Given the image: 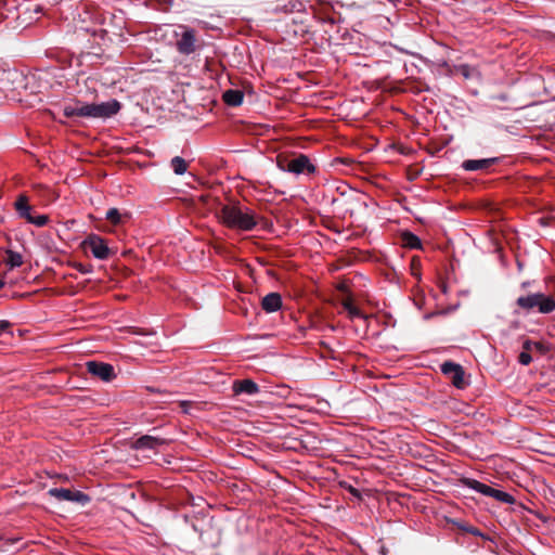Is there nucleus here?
<instances>
[{"label": "nucleus", "instance_id": "nucleus-1", "mask_svg": "<svg viewBox=\"0 0 555 555\" xmlns=\"http://www.w3.org/2000/svg\"><path fill=\"white\" fill-rule=\"evenodd\" d=\"M217 216L222 224L234 230L247 232L257 225L255 211L238 203L222 205Z\"/></svg>", "mask_w": 555, "mask_h": 555}, {"label": "nucleus", "instance_id": "nucleus-2", "mask_svg": "<svg viewBox=\"0 0 555 555\" xmlns=\"http://www.w3.org/2000/svg\"><path fill=\"white\" fill-rule=\"evenodd\" d=\"M121 108V104L117 100H111L102 103L85 104L77 102L75 104H65L63 114L65 117H89V118H111Z\"/></svg>", "mask_w": 555, "mask_h": 555}, {"label": "nucleus", "instance_id": "nucleus-3", "mask_svg": "<svg viewBox=\"0 0 555 555\" xmlns=\"http://www.w3.org/2000/svg\"><path fill=\"white\" fill-rule=\"evenodd\" d=\"M525 310L537 308L540 313L547 314L555 310V298L543 293H533L521 296L516 301Z\"/></svg>", "mask_w": 555, "mask_h": 555}, {"label": "nucleus", "instance_id": "nucleus-4", "mask_svg": "<svg viewBox=\"0 0 555 555\" xmlns=\"http://www.w3.org/2000/svg\"><path fill=\"white\" fill-rule=\"evenodd\" d=\"M278 167L294 175L312 173L315 171L314 165L311 164L307 155L300 154L299 156L288 159L278 158Z\"/></svg>", "mask_w": 555, "mask_h": 555}, {"label": "nucleus", "instance_id": "nucleus-5", "mask_svg": "<svg viewBox=\"0 0 555 555\" xmlns=\"http://www.w3.org/2000/svg\"><path fill=\"white\" fill-rule=\"evenodd\" d=\"M85 250H90L92 256L99 260L109 257L111 250L103 237L98 234H89L81 243Z\"/></svg>", "mask_w": 555, "mask_h": 555}, {"label": "nucleus", "instance_id": "nucleus-6", "mask_svg": "<svg viewBox=\"0 0 555 555\" xmlns=\"http://www.w3.org/2000/svg\"><path fill=\"white\" fill-rule=\"evenodd\" d=\"M441 372L450 377L456 388L463 389L466 387L467 383L464 378V370L460 364L447 361L441 364Z\"/></svg>", "mask_w": 555, "mask_h": 555}, {"label": "nucleus", "instance_id": "nucleus-7", "mask_svg": "<svg viewBox=\"0 0 555 555\" xmlns=\"http://www.w3.org/2000/svg\"><path fill=\"white\" fill-rule=\"evenodd\" d=\"M48 493L59 501L78 502L81 504H86L90 501V498L83 492L72 491L64 488H51Z\"/></svg>", "mask_w": 555, "mask_h": 555}, {"label": "nucleus", "instance_id": "nucleus-8", "mask_svg": "<svg viewBox=\"0 0 555 555\" xmlns=\"http://www.w3.org/2000/svg\"><path fill=\"white\" fill-rule=\"evenodd\" d=\"M87 371L104 382H109L115 377L114 367L108 363L89 361L87 362Z\"/></svg>", "mask_w": 555, "mask_h": 555}, {"label": "nucleus", "instance_id": "nucleus-9", "mask_svg": "<svg viewBox=\"0 0 555 555\" xmlns=\"http://www.w3.org/2000/svg\"><path fill=\"white\" fill-rule=\"evenodd\" d=\"M176 46H177V50L181 54L189 55V54L193 53L196 49L195 31L191 28H184V30L181 34L180 39H178Z\"/></svg>", "mask_w": 555, "mask_h": 555}, {"label": "nucleus", "instance_id": "nucleus-10", "mask_svg": "<svg viewBox=\"0 0 555 555\" xmlns=\"http://www.w3.org/2000/svg\"><path fill=\"white\" fill-rule=\"evenodd\" d=\"M167 443H168V440H166L164 438L145 435V436L138 438L133 442V448L135 450H147V449L156 450L158 447L167 444Z\"/></svg>", "mask_w": 555, "mask_h": 555}, {"label": "nucleus", "instance_id": "nucleus-11", "mask_svg": "<svg viewBox=\"0 0 555 555\" xmlns=\"http://www.w3.org/2000/svg\"><path fill=\"white\" fill-rule=\"evenodd\" d=\"M496 163V158L467 159L462 164V168L466 171H483Z\"/></svg>", "mask_w": 555, "mask_h": 555}, {"label": "nucleus", "instance_id": "nucleus-12", "mask_svg": "<svg viewBox=\"0 0 555 555\" xmlns=\"http://www.w3.org/2000/svg\"><path fill=\"white\" fill-rule=\"evenodd\" d=\"M282 307V297L279 293H270L261 300V308L267 313L276 312Z\"/></svg>", "mask_w": 555, "mask_h": 555}, {"label": "nucleus", "instance_id": "nucleus-13", "mask_svg": "<svg viewBox=\"0 0 555 555\" xmlns=\"http://www.w3.org/2000/svg\"><path fill=\"white\" fill-rule=\"evenodd\" d=\"M233 391L238 393H246L249 396L259 392V386L251 379L235 380L233 384Z\"/></svg>", "mask_w": 555, "mask_h": 555}, {"label": "nucleus", "instance_id": "nucleus-14", "mask_svg": "<svg viewBox=\"0 0 555 555\" xmlns=\"http://www.w3.org/2000/svg\"><path fill=\"white\" fill-rule=\"evenodd\" d=\"M222 99L229 106H238L243 102L244 93L237 89H229L223 92Z\"/></svg>", "mask_w": 555, "mask_h": 555}, {"label": "nucleus", "instance_id": "nucleus-15", "mask_svg": "<svg viewBox=\"0 0 555 555\" xmlns=\"http://www.w3.org/2000/svg\"><path fill=\"white\" fill-rule=\"evenodd\" d=\"M463 483L467 488L473 489L476 492H479V493H481V494H483L486 496H490L491 493H492V490H493L492 487H490V486H488L486 483H482V482H480V481H478L476 479L465 478L463 480Z\"/></svg>", "mask_w": 555, "mask_h": 555}, {"label": "nucleus", "instance_id": "nucleus-16", "mask_svg": "<svg viewBox=\"0 0 555 555\" xmlns=\"http://www.w3.org/2000/svg\"><path fill=\"white\" fill-rule=\"evenodd\" d=\"M15 209L21 218L28 219L31 216V207L26 195H20L15 202Z\"/></svg>", "mask_w": 555, "mask_h": 555}, {"label": "nucleus", "instance_id": "nucleus-17", "mask_svg": "<svg viewBox=\"0 0 555 555\" xmlns=\"http://www.w3.org/2000/svg\"><path fill=\"white\" fill-rule=\"evenodd\" d=\"M105 218L114 225H117V224L124 223L125 219L129 218V215L121 214L117 208H109L106 211Z\"/></svg>", "mask_w": 555, "mask_h": 555}, {"label": "nucleus", "instance_id": "nucleus-18", "mask_svg": "<svg viewBox=\"0 0 555 555\" xmlns=\"http://www.w3.org/2000/svg\"><path fill=\"white\" fill-rule=\"evenodd\" d=\"M4 262L10 267V269L17 268L23 264V257L20 253L7 250Z\"/></svg>", "mask_w": 555, "mask_h": 555}, {"label": "nucleus", "instance_id": "nucleus-19", "mask_svg": "<svg viewBox=\"0 0 555 555\" xmlns=\"http://www.w3.org/2000/svg\"><path fill=\"white\" fill-rule=\"evenodd\" d=\"M170 167L176 175H183L188 170V163L180 156H175L170 162Z\"/></svg>", "mask_w": 555, "mask_h": 555}, {"label": "nucleus", "instance_id": "nucleus-20", "mask_svg": "<svg viewBox=\"0 0 555 555\" xmlns=\"http://www.w3.org/2000/svg\"><path fill=\"white\" fill-rule=\"evenodd\" d=\"M490 498H493L496 501H499L501 503H505V504H514L515 503V498L512 494H509L505 491L499 490V489H494V488L492 490Z\"/></svg>", "mask_w": 555, "mask_h": 555}, {"label": "nucleus", "instance_id": "nucleus-21", "mask_svg": "<svg viewBox=\"0 0 555 555\" xmlns=\"http://www.w3.org/2000/svg\"><path fill=\"white\" fill-rule=\"evenodd\" d=\"M456 70L466 79L478 78L480 76L476 67L469 66L467 64L457 66Z\"/></svg>", "mask_w": 555, "mask_h": 555}, {"label": "nucleus", "instance_id": "nucleus-22", "mask_svg": "<svg viewBox=\"0 0 555 555\" xmlns=\"http://www.w3.org/2000/svg\"><path fill=\"white\" fill-rule=\"evenodd\" d=\"M344 309L348 312L351 319L363 318V313L357 308L351 300L347 299L343 302Z\"/></svg>", "mask_w": 555, "mask_h": 555}, {"label": "nucleus", "instance_id": "nucleus-23", "mask_svg": "<svg viewBox=\"0 0 555 555\" xmlns=\"http://www.w3.org/2000/svg\"><path fill=\"white\" fill-rule=\"evenodd\" d=\"M49 221V217L47 215H38V216H30L27 219V222L35 224L37 227H44Z\"/></svg>", "mask_w": 555, "mask_h": 555}, {"label": "nucleus", "instance_id": "nucleus-24", "mask_svg": "<svg viewBox=\"0 0 555 555\" xmlns=\"http://www.w3.org/2000/svg\"><path fill=\"white\" fill-rule=\"evenodd\" d=\"M522 349L527 351H531L532 349H535L538 351L543 350V345L540 341H532L530 339H526L522 343Z\"/></svg>", "mask_w": 555, "mask_h": 555}, {"label": "nucleus", "instance_id": "nucleus-25", "mask_svg": "<svg viewBox=\"0 0 555 555\" xmlns=\"http://www.w3.org/2000/svg\"><path fill=\"white\" fill-rule=\"evenodd\" d=\"M532 361V357L530 356V351L522 350L518 356V362L522 365H529Z\"/></svg>", "mask_w": 555, "mask_h": 555}, {"label": "nucleus", "instance_id": "nucleus-26", "mask_svg": "<svg viewBox=\"0 0 555 555\" xmlns=\"http://www.w3.org/2000/svg\"><path fill=\"white\" fill-rule=\"evenodd\" d=\"M340 487H343L344 489H346L350 494H352L354 498L357 499H360L361 498V493L358 489H356L354 487H352L351 485H348L347 482L345 481H341L340 482Z\"/></svg>", "mask_w": 555, "mask_h": 555}, {"label": "nucleus", "instance_id": "nucleus-27", "mask_svg": "<svg viewBox=\"0 0 555 555\" xmlns=\"http://www.w3.org/2000/svg\"><path fill=\"white\" fill-rule=\"evenodd\" d=\"M74 268L79 271L82 274L91 273L92 272V266H85L82 263H75Z\"/></svg>", "mask_w": 555, "mask_h": 555}, {"label": "nucleus", "instance_id": "nucleus-28", "mask_svg": "<svg viewBox=\"0 0 555 555\" xmlns=\"http://www.w3.org/2000/svg\"><path fill=\"white\" fill-rule=\"evenodd\" d=\"M408 245L412 248H416L420 246L421 242L417 236L413 234H409V240L406 241Z\"/></svg>", "mask_w": 555, "mask_h": 555}, {"label": "nucleus", "instance_id": "nucleus-29", "mask_svg": "<svg viewBox=\"0 0 555 555\" xmlns=\"http://www.w3.org/2000/svg\"><path fill=\"white\" fill-rule=\"evenodd\" d=\"M10 322L8 321H0V335L10 333Z\"/></svg>", "mask_w": 555, "mask_h": 555}, {"label": "nucleus", "instance_id": "nucleus-30", "mask_svg": "<svg viewBox=\"0 0 555 555\" xmlns=\"http://www.w3.org/2000/svg\"><path fill=\"white\" fill-rule=\"evenodd\" d=\"M465 530L469 533H472L473 535H477V537H482V533L480 532V530L476 527H468V528H465Z\"/></svg>", "mask_w": 555, "mask_h": 555}, {"label": "nucleus", "instance_id": "nucleus-31", "mask_svg": "<svg viewBox=\"0 0 555 555\" xmlns=\"http://www.w3.org/2000/svg\"><path fill=\"white\" fill-rule=\"evenodd\" d=\"M4 286V281L0 279V288Z\"/></svg>", "mask_w": 555, "mask_h": 555}]
</instances>
